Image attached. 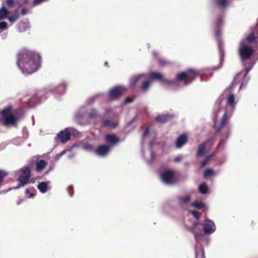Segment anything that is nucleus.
<instances>
[{"instance_id": "3", "label": "nucleus", "mask_w": 258, "mask_h": 258, "mask_svg": "<svg viewBox=\"0 0 258 258\" xmlns=\"http://www.w3.org/2000/svg\"><path fill=\"white\" fill-rule=\"evenodd\" d=\"M187 228L193 234L196 241V258H199L200 256H201V258H205L203 245H208L209 239L204 234L201 225L200 223L195 222L192 224L191 227H187Z\"/></svg>"}, {"instance_id": "57", "label": "nucleus", "mask_w": 258, "mask_h": 258, "mask_svg": "<svg viewBox=\"0 0 258 258\" xmlns=\"http://www.w3.org/2000/svg\"><path fill=\"white\" fill-rule=\"evenodd\" d=\"M11 189V188H10L8 190H4V191H1L0 192V194H3V193H7L8 191H10V190Z\"/></svg>"}, {"instance_id": "47", "label": "nucleus", "mask_w": 258, "mask_h": 258, "mask_svg": "<svg viewBox=\"0 0 258 258\" xmlns=\"http://www.w3.org/2000/svg\"><path fill=\"white\" fill-rule=\"evenodd\" d=\"M150 152L151 159L149 160H147V162L149 164H150L152 163V162L153 161V160L154 159V156H155L153 151L151 149L150 150Z\"/></svg>"}, {"instance_id": "40", "label": "nucleus", "mask_w": 258, "mask_h": 258, "mask_svg": "<svg viewBox=\"0 0 258 258\" xmlns=\"http://www.w3.org/2000/svg\"><path fill=\"white\" fill-rule=\"evenodd\" d=\"M49 0H33L32 6V7H36L39 5H40L41 4L48 2Z\"/></svg>"}, {"instance_id": "20", "label": "nucleus", "mask_w": 258, "mask_h": 258, "mask_svg": "<svg viewBox=\"0 0 258 258\" xmlns=\"http://www.w3.org/2000/svg\"><path fill=\"white\" fill-rule=\"evenodd\" d=\"M221 34V30L219 29H217L216 31H215V37L217 40V41H218V46H219V51H220V61H221V59H222V57H223V50L222 49V42L221 41V40H220V36ZM220 66H221V64H222V61L220 62Z\"/></svg>"}, {"instance_id": "46", "label": "nucleus", "mask_w": 258, "mask_h": 258, "mask_svg": "<svg viewBox=\"0 0 258 258\" xmlns=\"http://www.w3.org/2000/svg\"><path fill=\"white\" fill-rule=\"evenodd\" d=\"M97 115V111L93 109L89 113L88 116L90 118L95 117Z\"/></svg>"}, {"instance_id": "37", "label": "nucleus", "mask_w": 258, "mask_h": 258, "mask_svg": "<svg viewBox=\"0 0 258 258\" xmlns=\"http://www.w3.org/2000/svg\"><path fill=\"white\" fill-rule=\"evenodd\" d=\"M103 125L105 126H109L111 127H114L117 125V123L111 121L110 120H105L102 122Z\"/></svg>"}, {"instance_id": "28", "label": "nucleus", "mask_w": 258, "mask_h": 258, "mask_svg": "<svg viewBox=\"0 0 258 258\" xmlns=\"http://www.w3.org/2000/svg\"><path fill=\"white\" fill-rule=\"evenodd\" d=\"M37 188L41 192L45 193L48 188V182L45 181L40 182L37 185Z\"/></svg>"}, {"instance_id": "6", "label": "nucleus", "mask_w": 258, "mask_h": 258, "mask_svg": "<svg viewBox=\"0 0 258 258\" xmlns=\"http://www.w3.org/2000/svg\"><path fill=\"white\" fill-rule=\"evenodd\" d=\"M17 175L18 176L17 180L19 182V185L13 189L19 188L29 183L30 178V169L27 167L22 168L17 172Z\"/></svg>"}, {"instance_id": "38", "label": "nucleus", "mask_w": 258, "mask_h": 258, "mask_svg": "<svg viewBox=\"0 0 258 258\" xmlns=\"http://www.w3.org/2000/svg\"><path fill=\"white\" fill-rule=\"evenodd\" d=\"M255 39V41H256V43L258 44V38H255L254 37V36H253V34H251L249 36H248L246 37V39H245L244 40H245L246 43L248 44V42H252Z\"/></svg>"}, {"instance_id": "50", "label": "nucleus", "mask_w": 258, "mask_h": 258, "mask_svg": "<svg viewBox=\"0 0 258 258\" xmlns=\"http://www.w3.org/2000/svg\"><path fill=\"white\" fill-rule=\"evenodd\" d=\"M28 13V10L27 8H24L21 10V14L23 15H26Z\"/></svg>"}, {"instance_id": "27", "label": "nucleus", "mask_w": 258, "mask_h": 258, "mask_svg": "<svg viewBox=\"0 0 258 258\" xmlns=\"http://www.w3.org/2000/svg\"><path fill=\"white\" fill-rule=\"evenodd\" d=\"M163 76L162 74L159 72H151L149 75V78L153 80H159L160 82L162 80Z\"/></svg>"}, {"instance_id": "31", "label": "nucleus", "mask_w": 258, "mask_h": 258, "mask_svg": "<svg viewBox=\"0 0 258 258\" xmlns=\"http://www.w3.org/2000/svg\"><path fill=\"white\" fill-rule=\"evenodd\" d=\"M46 162L44 160H41L36 163V170L38 172L42 171L46 166Z\"/></svg>"}, {"instance_id": "7", "label": "nucleus", "mask_w": 258, "mask_h": 258, "mask_svg": "<svg viewBox=\"0 0 258 258\" xmlns=\"http://www.w3.org/2000/svg\"><path fill=\"white\" fill-rule=\"evenodd\" d=\"M254 63V62H250L249 66L245 68V70L244 71L240 72L235 76L233 85L236 84L240 83L239 89H241L242 86L245 85L249 80V78L246 77V75L253 67Z\"/></svg>"}, {"instance_id": "39", "label": "nucleus", "mask_w": 258, "mask_h": 258, "mask_svg": "<svg viewBox=\"0 0 258 258\" xmlns=\"http://www.w3.org/2000/svg\"><path fill=\"white\" fill-rule=\"evenodd\" d=\"M224 17L223 15L219 16L217 18L216 21V25L217 26V27H219L222 24L224 21Z\"/></svg>"}, {"instance_id": "42", "label": "nucleus", "mask_w": 258, "mask_h": 258, "mask_svg": "<svg viewBox=\"0 0 258 258\" xmlns=\"http://www.w3.org/2000/svg\"><path fill=\"white\" fill-rule=\"evenodd\" d=\"M150 132L151 129L150 128H147L144 132L143 133L142 139L144 140L146 138H147L149 136H150Z\"/></svg>"}, {"instance_id": "21", "label": "nucleus", "mask_w": 258, "mask_h": 258, "mask_svg": "<svg viewBox=\"0 0 258 258\" xmlns=\"http://www.w3.org/2000/svg\"><path fill=\"white\" fill-rule=\"evenodd\" d=\"M87 109L85 106L80 107L75 114V118L76 120L84 117L86 115Z\"/></svg>"}, {"instance_id": "64", "label": "nucleus", "mask_w": 258, "mask_h": 258, "mask_svg": "<svg viewBox=\"0 0 258 258\" xmlns=\"http://www.w3.org/2000/svg\"><path fill=\"white\" fill-rule=\"evenodd\" d=\"M219 67H218V68H215V69H216H216H218V68H219Z\"/></svg>"}, {"instance_id": "45", "label": "nucleus", "mask_w": 258, "mask_h": 258, "mask_svg": "<svg viewBox=\"0 0 258 258\" xmlns=\"http://www.w3.org/2000/svg\"><path fill=\"white\" fill-rule=\"evenodd\" d=\"M8 24L5 22H0V30H4L8 28Z\"/></svg>"}, {"instance_id": "14", "label": "nucleus", "mask_w": 258, "mask_h": 258, "mask_svg": "<svg viewBox=\"0 0 258 258\" xmlns=\"http://www.w3.org/2000/svg\"><path fill=\"white\" fill-rule=\"evenodd\" d=\"M178 200L181 206L186 208L188 210H191V207L189 206L191 205V196L190 195L178 197Z\"/></svg>"}, {"instance_id": "34", "label": "nucleus", "mask_w": 258, "mask_h": 258, "mask_svg": "<svg viewBox=\"0 0 258 258\" xmlns=\"http://www.w3.org/2000/svg\"><path fill=\"white\" fill-rule=\"evenodd\" d=\"M215 175V173L213 169L211 168H208L204 172V177L205 178L208 177Z\"/></svg>"}, {"instance_id": "2", "label": "nucleus", "mask_w": 258, "mask_h": 258, "mask_svg": "<svg viewBox=\"0 0 258 258\" xmlns=\"http://www.w3.org/2000/svg\"><path fill=\"white\" fill-rule=\"evenodd\" d=\"M17 65L23 74H31L37 71L41 65V57L39 53L30 50H20L17 56Z\"/></svg>"}, {"instance_id": "54", "label": "nucleus", "mask_w": 258, "mask_h": 258, "mask_svg": "<svg viewBox=\"0 0 258 258\" xmlns=\"http://www.w3.org/2000/svg\"><path fill=\"white\" fill-rule=\"evenodd\" d=\"M154 141H153V140L151 141L149 143L150 147L151 148L152 146L154 145Z\"/></svg>"}, {"instance_id": "4", "label": "nucleus", "mask_w": 258, "mask_h": 258, "mask_svg": "<svg viewBox=\"0 0 258 258\" xmlns=\"http://www.w3.org/2000/svg\"><path fill=\"white\" fill-rule=\"evenodd\" d=\"M255 52L248 44H247L245 40H242L239 43L238 50L239 55L242 64L245 66V61L249 60Z\"/></svg>"}, {"instance_id": "41", "label": "nucleus", "mask_w": 258, "mask_h": 258, "mask_svg": "<svg viewBox=\"0 0 258 258\" xmlns=\"http://www.w3.org/2000/svg\"><path fill=\"white\" fill-rule=\"evenodd\" d=\"M67 152H69V151L68 150V149H67V150H64L63 151H62L61 152H60L59 154H57V155L55 156V157H54V159L56 160V161H58L59 160V159L63 156L64 155V154H66L67 153Z\"/></svg>"}, {"instance_id": "29", "label": "nucleus", "mask_w": 258, "mask_h": 258, "mask_svg": "<svg viewBox=\"0 0 258 258\" xmlns=\"http://www.w3.org/2000/svg\"><path fill=\"white\" fill-rule=\"evenodd\" d=\"M214 2L221 9H224L228 5V0H214Z\"/></svg>"}, {"instance_id": "25", "label": "nucleus", "mask_w": 258, "mask_h": 258, "mask_svg": "<svg viewBox=\"0 0 258 258\" xmlns=\"http://www.w3.org/2000/svg\"><path fill=\"white\" fill-rule=\"evenodd\" d=\"M145 74L144 73L137 74L133 76L130 80V86L133 87L136 85L137 82L142 77H145Z\"/></svg>"}, {"instance_id": "30", "label": "nucleus", "mask_w": 258, "mask_h": 258, "mask_svg": "<svg viewBox=\"0 0 258 258\" xmlns=\"http://www.w3.org/2000/svg\"><path fill=\"white\" fill-rule=\"evenodd\" d=\"M20 17V14L18 11L15 12V13L10 16H8V20L11 23H15Z\"/></svg>"}, {"instance_id": "33", "label": "nucleus", "mask_w": 258, "mask_h": 258, "mask_svg": "<svg viewBox=\"0 0 258 258\" xmlns=\"http://www.w3.org/2000/svg\"><path fill=\"white\" fill-rule=\"evenodd\" d=\"M214 152H213L211 155H208L205 157V159L202 161V162L200 166L201 168L204 167L208 163V162L210 161L212 157L214 156Z\"/></svg>"}, {"instance_id": "53", "label": "nucleus", "mask_w": 258, "mask_h": 258, "mask_svg": "<svg viewBox=\"0 0 258 258\" xmlns=\"http://www.w3.org/2000/svg\"><path fill=\"white\" fill-rule=\"evenodd\" d=\"M94 100V97H91V98H90L88 100V102L89 103H92Z\"/></svg>"}, {"instance_id": "52", "label": "nucleus", "mask_w": 258, "mask_h": 258, "mask_svg": "<svg viewBox=\"0 0 258 258\" xmlns=\"http://www.w3.org/2000/svg\"><path fill=\"white\" fill-rule=\"evenodd\" d=\"M182 158V156H177V157H175L174 158V161L175 162H180L181 161Z\"/></svg>"}, {"instance_id": "26", "label": "nucleus", "mask_w": 258, "mask_h": 258, "mask_svg": "<svg viewBox=\"0 0 258 258\" xmlns=\"http://www.w3.org/2000/svg\"><path fill=\"white\" fill-rule=\"evenodd\" d=\"M10 11L4 6L0 9V21L8 19Z\"/></svg>"}, {"instance_id": "11", "label": "nucleus", "mask_w": 258, "mask_h": 258, "mask_svg": "<svg viewBox=\"0 0 258 258\" xmlns=\"http://www.w3.org/2000/svg\"><path fill=\"white\" fill-rule=\"evenodd\" d=\"M205 234L211 235L216 230V226L214 222L208 218H206L202 224Z\"/></svg>"}, {"instance_id": "55", "label": "nucleus", "mask_w": 258, "mask_h": 258, "mask_svg": "<svg viewBox=\"0 0 258 258\" xmlns=\"http://www.w3.org/2000/svg\"><path fill=\"white\" fill-rule=\"evenodd\" d=\"M35 195L34 193H30L29 196H28V198H32L34 197Z\"/></svg>"}, {"instance_id": "56", "label": "nucleus", "mask_w": 258, "mask_h": 258, "mask_svg": "<svg viewBox=\"0 0 258 258\" xmlns=\"http://www.w3.org/2000/svg\"><path fill=\"white\" fill-rule=\"evenodd\" d=\"M225 142V141L224 140H221L220 141V142L218 146V147H219L220 146H221V145H222L223 144H224Z\"/></svg>"}, {"instance_id": "61", "label": "nucleus", "mask_w": 258, "mask_h": 258, "mask_svg": "<svg viewBox=\"0 0 258 258\" xmlns=\"http://www.w3.org/2000/svg\"><path fill=\"white\" fill-rule=\"evenodd\" d=\"M42 93V92H39V97L41 95V94Z\"/></svg>"}, {"instance_id": "32", "label": "nucleus", "mask_w": 258, "mask_h": 258, "mask_svg": "<svg viewBox=\"0 0 258 258\" xmlns=\"http://www.w3.org/2000/svg\"><path fill=\"white\" fill-rule=\"evenodd\" d=\"M161 82L164 85L168 86H172L175 83V80H171L165 79L163 77L162 79Z\"/></svg>"}, {"instance_id": "35", "label": "nucleus", "mask_w": 258, "mask_h": 258, "mask_svg": "<svg viewBox=\"0 0 258 258\" xmlns=\"http://www.w3.org/2000/svg\"><path fill=\"white\" fill-rule=\"evenodd\" d=\"M208 189V186L205 183H203L199 186V191L202 194H206Z\"/></svg>"}, {"instance_id": "1", "label": "nucleus", "mask_w": 258, "mask_h": 258, "mask_svg": "<svg viewBox=\"0 0 258 258\" xmlns=\"http://www.w3.org/2000/svg\"><path fill=\"white\" fill-rule=\"evenodd\" d=\"M226 96L227 110H224L220 106V102L218 101L214 106L213 119L217 126V132H219L225 125L227 121L228 115H231L234 112L238 100L236 96L227 90L224 92Z\"/></svg>"}, {"instance_id": "60", "label": "nucleus", "mask_w": 258, "mask_h": 258, "mask_svg": "<svg viewBox=\"0 0 258 258\" xmlns=\"http://www.w3.org/2000/svg\"><path fill=\"white\" fill-rule=\"evenodd\" d=\"M74 156H75V154H72V155H69V158L71 159V158H73Z\"/></svg>"}, {"instance_id": "62", "label": "nucleus", "mask_w": 258, "mask_h": 258, "mask_svg": "<svg viewBox=\"0 0 258 258\" xmlns=\"http://www.w3.org/2000/svg\"><path fill=\"white\" fill-rule=\"evenodd\" d=\"M160 63H161V64H164V63H163V62L162 61V60H160Z\"/></svg>"}, {"instance_id": "22", "label": "nucleus", "mask_w": 258, "mask_h": 258, "mask_svg": "<svg viewBox=\"0 0 258 258\" xmlns=\"http://www.w3.org/2000/svg\"><path fill=\"white\" fill-rule=\"evenodd\" d=\"M189 206L191 207V209L194 208H196L198 209H201L204 211L208 210L207 205L201 201H196L195 202L191 203Z\"/></svg>"}, {"instance_id": "51", "label": "nucleus", "mask_w": 258, "mask_h": 258, "mask_svg": "<svg viewBox=\"0 0 258 258\" xmlns=\"http://www.w3.org/2000/svg\"><path fill=\"white\" fill-rule=\"evenodd\" d=\"M133 101V99L132 98H126L125 99H124V103L125 104H126V103H128L132 102Z\"/></svg>"}, {"instance_id": "18", "label": "nucleus", "mask_w": 258, "mask_h": 258, "mask_svg": "<svg viewBox=\"0 0 258 258\" xmlns=\"http://www.w3.org/2000/svg\"><path fill=\"white\" fill-rule=\"evenodd\" d=\"M30 28V25L29 22L21 21L17 25V30L20 32H24Z\"/></svg>"}, {"instance_id": "48", "label": "nucleus", "mask_w": 258, "mask_h": 258, "mask_svg": "<svg viewBox=\"0 0 258 258\" xmlns=\"http://www.w3.org/2000/svg\"><path fill=\"white\" fill-rule=\"evenodd\" d=\"M189 211H191L192 216L196 219H198L199 218V217H200L199 213L197 211H196L195 210H192V209H191V210H189Z\"/></svg>"}, {"instance_id": "24", "label": "nucleus", "mask_w": 258, "mask_h": 258, "mask_svg": "<svg viewBox=\"0 0 258 258\" xmlns=\"http://www.w3.org/2000/svg\"><path fill=\"white\" fill-rule=\"evenodd\" d=\"M67 88V84L62 83L58 86L54 87L49 89L50 91L53 92H57L58 93H63Z\"/></svg>"}, {"instance_id": "15", "label": "nucleus", "mask_w": 258, "mask_h": 258, "mask_svg": "<svg viewBox=\"0 0 258 258\" xmlns=\"http://www.w3.org/2000/svg\"><path fill=\"white\" fill-rule=\"evenodd\" d=\"M105 140L106 142L108 144V145L111 146V148L112 147L121 141V140L114 134H110L106 136Z\"/></svg>"}, {"instance_id": "12", "label": "nucleus", "mask_w": 258, "mask_h": 258, "mask_svg": "<svg viewBox=\"0 0 258 258\" xmlns=\"http://www.w3.org/2000/svg\"><path fill=\"white\" fill-rule=\"evenodd\" d=\"M126 88L123 86H119L111 89L108 93L110 100H114L125 92Z\"/></svg>"}, {"instance_id": "44", "label": "nucleus", "mask_w": 258, "mask_h": 258, "mask_svg": "<svg viewBox=\"0 0 258 258\" xmlns=\"http://www.w3.org/2000/svg\"><path fill=\"white\" fill-rule=\"evenodd\" d=\"M7 175V173L4 170H0V184L3 181L4 178Z\"/></svg>"}, {"instance_id": "59", "label": "nucleus", "mask_w": 258, "mask_h": 258, "mask_svg": "<svg viewBox=\"0 0 258 258\" xmlns=\"http://www.w3.org/2000/svg\"><path fill=\"white\" fill-rule=\"evenodd\" d=\"M2 39H6V37H7V34H2Z\"/></svg>"}, {"instance_id": "8", "label": "nucleus", "mask_w": 258, "mask_h": 258, "mask_svg": "<svg viewBox=\"0 0 258 258\" xmlns=\"http://www.w3.org/2000/svg\"><path fill=\"white\" fill-rule=\"evenodd\" d=\"M3 116L4 124L6 126L16 125L18 118L11 112V107H7L1 111Z\"/></svg>"}, {"instance_id": "63", "label": "nucleus", "mask_w": 258, "mask_h": 258, "mask_svg": "<svg viewBox=\"0 0 258 258\" xmlns=\"http://www.w3.org/2000/svg\"><path fill=\"white\" fill-rule=\"evenodd\" d=\"M107 62H105V66H107Z\"/></svg>"}, {"instance_id": "36", "label": "nucleus", "mask_w": 258, "mask_h": 258, "mask_svg": "<svg viewBox=\"0 0 258 258\" xmlns=\"http://www.w3.org/2000/svg\"><path fill=\"white\" fill-rule=\"evenodd\" d=\"M151 81L149 80H145L142 84L141 88L143 91L146 92L149 89L151 85Z\"/></svg>"}, {"instance_id": "9", "label": "nucleus", "mask_w": 258, "mask_h": 258, "mask_svg": "<svg viewBox=\"0 0 258 258\" xmlns=\"http://www.w3.org/2000/svg\"><path fill=\"white\" fill-rule=\"evenodd\" d=\"M161 178L163 183L168 185H172L176 182L175 172L172 170L167 169L161 174Z\"/></svg>"}, {"instance_id": "49", "label": "nucleus", "mask_w": 258, "mask_h": 258, "mask_svg": "<svg viewBox=\"0 0 258 258\" xmlns=\"http://www.w3.org/2000/svg\"><path fill=\"white\" fill-rule=\"evenodd\" d=\"M72 189H73V187L72 185L69 186L67 188L68 191V192L70 195V196L71 197H72L73 196V193L72 192Z\"/></svg>"}, {"instance_id": "58", "label": "nucleus", "mask_w": 258, "mask_h": 258, "mask_svg": "<svg viewBox=\"0 0 258 258\" xmlns=\"http://www.w3.org/2000/svg\"><path fill=\"white\" fill-rule=\"evenodd\" d=\"M30 190L29 188H26L25 189V192L26 194H28L30 193Z\"/></svg>"}, {"instance_id": "10", "label": "nucleus", "mask_w": 258, "mask_h": 258, "mask_svg": "<svg viewBox=\"0 0 258 258\" xmlns=\"http://www.w3.org/2000/svg\"><path fill=\"white\" fill-rule=\"evenodd\" d=\"M79 132L76 129L68 127L60 132L57 135V138L59 139L62 143H64L70 140L71 135L77 136Z\"/></svg>"}, {"instance_id": "23", "label": "nucleus", "mask_w": 258, "mask_h": 258, "mask_svg": "<svg viewBox=\"0 0 258 258\" xmlns=\"http://www.w3.org/2000/svg\"><path fill=\"white\" fill-rule=\"evenodd\" d=\"M174 116L172 114H164L159 115L156 117V120L159 122H165Z\"/></svg>"}, {"instance_id": "17", "label": "nucleus", "mask_w": 258, "mask_h": 258, "mask_svg": "<svg viewBox=\"0 0 258 258\" xmlns=\"http://www.w3.org/2000/svg\"><path fill=\"white\" fill-rule=\"evenodd\" d=\"M75 147L81 148L84 150L87 151H92L93 149V147L91 145L89 144L88 143L80 142L79 144H75L73 145L72 147L68 148V150L69 151V152H71L72 151L73 149Z\"/></svg>"}, {"instance_id": "43", "label": "nucleus", "mask_w": 258, "mask_h": 258, "mask_svg": "<svg viewBox=\"0 0 258 258\" xmlns=\"http://www.w3.org/2000/svg\"><path fill=\"white\" fill-rule=\"evenodd\" d=\"M7 6L9 8H14L15 5L16 1L15 0H6Z\"/></svg>"}, {"instance_id": "13", "label": "nucleus", "mask_w": 258, "mask_h": 258, "mask_svg": "<svg viewBox=\"0 0 258 258\" xmlns=\"http://www.w3.org/2000/svg\"><path fill=\"white\" fill-rule=\"evenodd\" d=\"M111 149V146L107 145H100L97 148L95 153L99 156L105 157L109 154Z\"/></svg>"}, {"instance_id": "16", "label": "nucleus", "mask_w": 258, "mask_h": 258, "mask_svg": "<svg viewBox=\"0 0 258 258\" xmlns=\"http://www.w3.org/2000/svg\"><path fill=\"white\" fill-rule=\"evenodd\" d=\"M214 141V140L213 139H210L206 141L205 143L200 145L197 151V156L200 157L203 156L205 151L206 145L210 144V145L211 146L213 144Z\"/></svg>"}, {"instance_id": "19", "label": "nucleus", "mask_w": 258, "mask_h": 258, "mask_svg": "<svg viewBox=\"0 0 258 258\" xmlns=\"http://www.w3.org/2000/svg\"><path fill=\"white\" fill-rule=\"evenodd\" d=\"M187 137L186 135H182L180 136L175 142V146L176 148H181L186 142Z\"/></svg>"}, {"instance_id": "5", "label": "nucleus", "mask_w": 258, "mask_h": 258, "mask_svg": "<svg viewBox=\"0 0 258 258\" xmlns=\"http://www.w3.org/2000/svg\"><path fill=\"white\" fill-rule=\"evenodd\" d=\"M199 74V72L192 69H189L185 72L177 74L175 81V82H179L182 83L183 86H185L188 84V80L192 79Z\"/></svg>"}]
</instances>
